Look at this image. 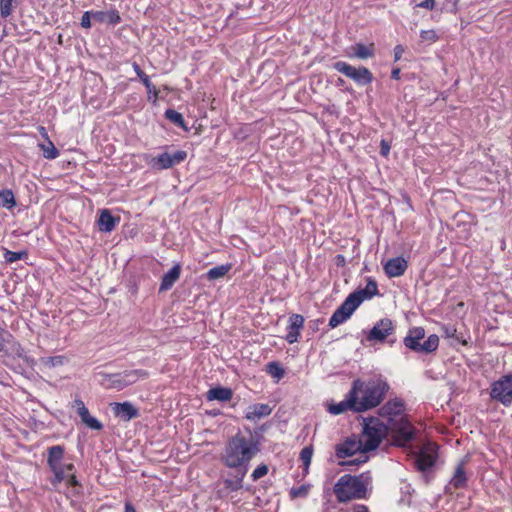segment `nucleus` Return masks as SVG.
Listing matches in <instances>:
<instances>
[{
  "label": "nucleus",
  "mask_w": 512,
  "mask_h": 512,
  "mask_svg": "<svg viewBox=\"0 0 512 512\" xmlns=\"http://www.w3.org/2000/svg\"><path fill=\"white\" fill-rule=\"evenodd\" d=\"M2 349H3V345H2V343L0 342V352L2 351Z\"/></svg>",
  "instance_id": "58"
},
{
  "label": "nucleus",
  "mask_w": 512,
  "mask_h": 512,
  "mask_svg": "<svg viewBox=\"0 0 512 512\" xmlns=\"http://www.w3.org/2000/svg\"><path fill=\"white\" fill-rule=\"evenodd\" d=\"M63 452L64 450H49L48 463L54 473L52 484L57 487L65 482L67 486L77 489L79 483L73 472L74 465L65 459Z\"/></svg>",
  "instance_id": "3"
},
{
  "label": "nucleus",
  "mask_w": 512,
  "mask_h": 512,
  "mask_svg": "<svg viewBox=\"0 0 512 512\" xmlns=\"http://www.w3.org/2000/svg\"><path fill=\"white\" fill-rule=\"evenodd\" d=\"M268 473V466L267 465H260L258 466L252 473V479L258 480L262 477H264Z\"/></svg>",
  "instance_id": "43"
},
{
  "label": "nucleus",
  "mask_w": 512,
  "mask_h": 512,
  "mask_svg": "<svg viewBox=\"0 0 512 512\" xmlns=\"http://www.w3.org/2000/svg\"><path fill=\"white\" fill-rule=\"evenodd\" d=\"M254 452L255 450H225V454L222 456L225 464L228 467L236 468L239 475L235 482L226 481L228 487L233 490L241 488L242 479L247 472L248 463L254 456Z\"/></svg>",
  "instance_id": "5"
},
{
  "label": "nucleus",
  "mask_w": 512,
  "mask_h": 512,
  "mask_svg": "<svg viewBox=\"0 0 512 512\" xmlns=\"http://www.w3.org/2000/svg\"><path fill=\"white\" fill-rule=\"evenodd\" d=\"M309 489H310V485H308V484L301 485L298 488L291 489L290 496L292 498L306 497L308 495Z\"/></svg>",
  "instance_id": "38"
},
{
  "label": "nucleus",
  "mask_w": 512,
  "mask_h": 512,
  "mask_svg": "<svg viewBox=\"0 0 512 512\" xmlns=\"http://www.w3.org/2000/svg\"><path fill=\"white\" fill-rule=\"evenodd\" d=\"M353 53L349 54V57H355L358 59H367L374 55L373 44L366 46L362 43H357L352 46Z\"/></svg>",
  "instance_id": "29"
},
{
  "label": "nucleus",
  "mask_w": 512,
  "mask_h": 512,
  "mask_svg": "<svg viewBox=\"0 0 512 512\" xmlns=\"http://www.w3.org/2000/svg\"><path fill=\"white\" fill-rule=\"evenodd\" d=\"M360 306L359 299L352 293L344 300V302L334 311L329 319V326L336 328L340 324L348 320L354 311Z\"/></svg>",
  "instance_id": "11"
},
{
  "label": "nucleus",
  "mask_w": 512,
  "mask_h": 512,
  "mask_svg": "<svg viewBox=\"0 0 512 512\" xmlns=\"http://www.w3.org/2000/svg\"><path fill=\"white\" fill-rule=\"evenodd\" d=\"M389 389L388 384L380 379L353 381L349 390L355 400L356 413L368 411L377 407L385 397Z\"/></svg>",
  "instance_id": "1"
},
{
  "label": "nucleus",
  "mask_w": 512,
  "mask_h": 512,
  "mask_svg": "<svg viewBox=\"0 0 512 512\" xmlns=\"http://www.w3.org/2000/svg\"><path fill=\"white\" fill-rule=\"evenodd\" d=\"M404 52V49L401 45H397L394 49L395 54V61H398L401 58L402 53Z\"/></svg>",
  "instance_id": "47"
},
{
  "label": "nucleus",
  "mask_w": 512,
  "mask_h": 512,
  "mask_svg": "<svg viewBox=\"0 0 512 512\" xmlns=\"http://www.w3.org/2000/svg\"><path fill=\"white\" fill-rule=\"evenodd\" d=\"M404 405L400 400H391L385 403L379 410V413L383 417H388V423L391 422L392 418L405 417L403 415Z\"/></svg>",
  "instance_id": "19"
},
{
  "label": "nucleus",
  "mask_w": 512,
  "mask_h": 512,
  "mask_svg": "<svg viewBox=\"0 0 512 512\" xmlns=\"http://www.w3.org/2000/svg\"><path fill=\"white\" fill-rule=\"evenodd\" d=\"M72 407L76 410V413L80 417L83 425H85L88 429L97 431L103 429V424L97 418L90 415L89 410L81 399H75L73 401Z\"/></svg>",
  "instance_id": "15"
},
{
  "label": "nucleus",
  "mask_w": 512,
  "mask_h": 512,
  "mask_svg": "<svg viewBox=\"0 0 512 512\" xmlns=\"http://www.w3.org/2000/svg\"><path fill=\"white\" fill-rule=\"evenodd\" d=\"M148 377V372L145 370L137 369L124 371L122 373L104 374L101 384L107 389L121 390L129 385L134 384L139 379Z\"/></svg>",
  "instance_id": "8"
},
{
  "label": "nucleus",
  "mask_w": 512,
  "mask_h": 512,
  "mask_svg": "<svg viewBox=\"0 0 512 512\" xmlns=\"http://www.w3.org/2000/svg\"><path fill=\"white\" fill-rule=\"evenodd\" d=\"M43 151V156L46 159H55L59 155V151L54 146L53 142L48 139L47 144H40Z\"/></svg>",
  "instance_id": "35"
},
{
  "label": "nucleus",
  "mask_w": 512,
  "mask_h": 512,
  "mask_svg": "<svg viewBox=\"0 0 512 512\" xmlns=\"http://www.w3.org/2000/svg\"><path fill=\"white\" fill-rule=\"evenodd\" d=\"M267 373L277 380H280L284 377L285 371L281 367V365L278 362L272 361L269 362L266 366Z\"/></svg>",
  "instance_id": "34"
},
{
  "label": "nucleus",
  "mask_w": 512,
  "mask_h": 512,
  "mask_svg": "<svg viewBox=\"0 0 512 512\" xmlns=\"http://www.w3.org/2000/svg\"><path fill=\"white\" fill-rule=\"evenodd\" d=\"M38 130H39V132L41 133V135H42L43 137H45V138H47V139H48L46 129H45L43 126H40V127L38 128Z\"/></svg>",
  "instance_id": "52"
},
{
  "label": "nucleus",
  "mask_w": 512,
  "mask_h": 512,
  "mask_svg": "<svg viewBox=\"0 0 512 512\" xmlns=\"http://www.w3.org/2000/svg\"><path fill=\"white\" fill-rule=\"evenodd\" d=\"M24 256H26V252H14V251H10V250H6V252L4 253V258L6 260V262L8 263H13V262H16L20 259H22Z\"/></svg>",
  "instance_id": "40"
},
{
  "label": "nucleus",
  "mask_w": 512,
  "mask_h": 512,
  "mask_svg": "<svg viewBox=\"0 0 512 512\" xmlns=\"http://www.w3.org/2000/svg\"><path fill=\"white\" fill-rule=\"evenodd\" d=\"M165 117H166V119H168L170 122H172L176 126L186 129L185 121H184L182 114L177 112L176 110L167 109L165 111Z\"/></svg>",
  "instance_id": "33"
},
{
  "label": "nucleus",
  "mask_w": 512,
  "mask_h": 512,
  "mask_svg": "<svg viewBox=\"0 0 512 512\" xmlns=\"http://www.w3.org/2000/svg\"><path fill=\"white\" fill-rule=\"evenodd\" d=\"M52 448L59 449V448H61V447H60V446H53Z\"/></svg>",
  "instance_id": "59"
},
{
  "label": "nucleus",
  "mask_w": 512,
  "mask_h": 512,
  "mask_svg": "<svg viewBox=\"0 0 512 512\" xmlns=\"http://www.w3.org/2000/svg\"><path fill=\"white\" fill-rule=\"evenodd\" d=\"M304 325V317L300 314H293L289 318V326H288V333L285 337L286 341L289 344H293L297 342L300 330L303 328Z\"/></svg>",
  "instance_id": "18"
},
{
  "label": "nucleus",
  "mask_w": 512,
  "mask_h": 512,
  "mask_svg": "<svg viewBox=\"0 0 512 512\" xmlns=\"http://www.w3.org/2000/svg\"><path fill=\"white\" fill-rule=\"evenodd\" d=\"M417 6L428 10H432L435 6V0H424L417 4Z\"/></svg>",
  "instance_id": "46"
},
{
  "label": "nucleus",
  "mask_w": 512,
  "mask_h": 512,
  "mask_svg": "<svg viewBox=\"0 0 512 512\" xmlns=\"http://www.w3.org/2000/svg\"><path fill=\"white\" fill-rule=\"evenodd\" d=\"M114 414L124 421H129L138 416V410L130 402L111 404Z\"/></svg>",
  "instance_id": "20"
},
{
  "label": "nucleus",
  "mask_w": 512,
  "mask_h": 512,
  "mask_svg": "<svg viewBox=\"0 0 512 512\" xmlns=\"http://www.w3.org/2000/svg\"><path fill=\"white\" fill-rule=\"evenodd\" d=\"M312 455H313V450H301L300 460L303 464V474L304 475L308 473Z\"/></svg>",
  "instance_id": "37"
},
{
  "label": "nucleus",
  "mask_w": 512,
  "mask_h": 512,
  "mask_svg": "<svg viewBox=\"0 0 512 512\" xmlns=\"http://www.w3.org/2000/svg\"><path fill=\"white\" fill-rule=\"evenodd\" d=\"M420 38L424 41V42H428V43H434L438 40V35L436 33L435 30L433 29H430V30H422L420 32Z\"/></svg>",
  "instance_id": "39"
},
{
  "label": "nucleus",
  "mask_w": 512,
  "mask_h": 512,
  "mask_svg": "<svg viewBox=\"0 0 512 512\" xmlns=\"http://www.w3.org/2000/svg\"><path fill=\"white\" fill-rule=\"evenodd\" d=\"M133 69L136 72L137 76L141 80V82L144 84V86L147 89L148 92V100L155 104L158 99L159 91L155 88V86L151 83L148 75H146L143 70L140 68V66L134 62L133 63Z\"/></svg>",
  "instance_id": "21"
},
{
  "label": "nucleus",
  "mask_w": 512,
  "mask_h": 512,
  "mask_svg": "<svg viewBox=\"0 0 512 512\" xmlns=\"http://www.w3.org/2000/svg\"><path fill=\"white\" fill-rule=\"evenodd\" d=\"M235 440H236V441H238V442H239V444H238V445H235V447H234V448H241V449H244V448H250L249 446H247V445H246V443H245V441H244V439H243V438H238V437H237Z\"/></svg>",
  "instance_id": "48"
},
{
  "label": "nucleus",
  "mask_w": 512,
  "mask_h": 512,
  "mask_svg": "<svg viewBox=\"0 0 512 512\" xmlns=\"http://www.w3.org/2000/svg\"><path fill=\"white\" fill-rule=\"evenodd\" d=\"M370 478L364 474L360 476L343 475L335 484L334 492L339 501L365 498Z\"/></svg>",
  "instance_id": "2"
},
{
  "label": "nucleus",
  "mask_w": 512,
  "mask_h": 512,
  "mask_svg": "<svg viewBox=\"0 0 512 512\" xmlns=\"http://www.w3.org/2000/svg\"><path fill=\"white\" fill-rule=\"evenodd\" d=\"M119 222V218L112 216L111 212L107 209L101 211L98 226L101 232L110 233L114 230L116 224Z\"/></svg>",
  "instance_id": "24"
},
{
  "label": "nucleus",
  "mask_w": 512,
  "mask_h": 512,
  "mask_svg": "<svg viewBox=\"0 0 512 512\" xmlns=\"http://www.w3.org/2000/svg\"><path fill=\"white\" fill-rule=\"evenodd\" d=\"M339 262H344V257L342 255H338Z\"/></svg>",
  "instance_id": "53"
},
{
  "label": "nucleus",
  "mask_w": 512,
  "mask_h": 512,
  "mask_svg": "<svg viewBox=\"0 0 512 512\" xmlns=\"http://www.w3.org/2000/svg\"><path fill=\"white\" fill-rule=\"evenodd\" d=\"M346 443L349 444V445H353L355 443V441H352V440L348 439Z\"/></svg>",
  "instance_id": "55"
},
{
  "label": "nucleus",
  "mask_w": 512,
  "mask_h": 512,
  "mask_svg": "<svg viewBox=\"0 0 512 512\" xmlns=\"http://www.w3.org/2000/svg\"><path fill=\"white\" fill-rule=\"evenodd\" d=\"M408 457L417 470L422 472L431 469L437 461L436 450H410Z\"/></svg>",
  "instance_id": "12"
},
{
  "label": "nucleus",
  "mask_w": 512,
  "mask_h": 512,
  "mask_svg": "<svg viewBox=\"0 0 512 512\" xmlns=\"http://www.w3.org/2000/svg\"><path fill=\"white\" fill-rule=\"evenodd\" d=\"M16 0H0V15L3 18L9 17L14 10Z\"/></svg>",
  "instance_id": "36"
},
{
  "label": "nucleus",
  "mask_w": 512,
  "mask_h": 512,
  "mask_svg": "<svg viewBox=\"0 0 512 512\" xmlns=\"http://www.w3.org/2000/svg\"><path fill=\"white\" fill-rule=\"evenodd\" d=\"M125 512H136V510L130 503H126L125 504Z\"/></svg>",
  "instance_id": "51"
},
{
  "label": "nucleus",
  "mask_w": 512,
  "mask_h": 512,
  "mask_svg": "<svg viewBox=\"0 0 512 512\" xmlns=\"http://www.w3.org/2000/svg\"><path fill=\"white\" fill-rule=\"evenodd\" d=\"M327 411L332 415H340L347 411L356 413V405L353 395L350 391L346 394L345 399L339 403H329L327 405Z\"/></svg>",
  "instance_id": "16"
},
{
  "label": "nucleus",
  "mask_w": 512,
  "mask_h": 512,
  "mask_svg": "<svg viewBox=\"0 0 512 512\" xmlns=\"http://www.w3.org/2000/svg\"><path fill=\"white\" fill-rule=\"evenodd\" d=\"M233 391L228 387H214L208 390L206 398L208 401L218 400L221 402H227L232 399Z\"/></svg>",
  "instance_id": "25"
},
{
  "label": "nucleus",
  "mask_w": 512,
  "mask_h": 512,
  "mask_svg": "<svg viewBox=\"0 0 512 512\" xmlns=\"http://www.w3.org/2000/svg\"><path fill=\"white\" fill-rule=\"evenodd\" d=\"M186 158H187V152L183 151V150H178V151L170 154L172 166L183 162Z\"/></svg>",
  "instance_id": "41"
},
{
  "label": "nucleus",
  "mask_w": 512,
  "mask_h": 512,
  "mask_svg": "<svg viewBox=\"0 0 512 512\" xmlns=\"http://www.w3.org/2000/svg\"><path fill=\"white\" fill-rule=\"evenodd\" d=\"M334 68L346 77L352 79L358 85H367L373 81V75L366 67L356 68L344 61H338L334 63Z\"/></svg>",
  "instance_id": "10"
},
{
  "label": "nucleus",
  "mask_w": 512,
  "mask_h": 512,
  "mask_svg": "<svg viewBox=\"0 0 512 512\" xmlns=\"http://www.w3.org/2000/svg\"><path fill=\"white\" fill-rule=\"evenodd\" d=\"M272 412L268 404H254L248 407L245 418L250 421H256L270 415Z\"/></svg>",
  "instance_id": "23"
},
{
  "label": "nucleus",
  "mask_w": 512,
  "mask_h": 512,
  "mask_svg": "<svg viewBox=\"0 0 512 512\" xmlns=\"http://www.w3.org/2000/svg\"><path fill=\"white\" fill-rule=\"evenodd\" d=\"M336 459L340 466H359L368 461L369 450H336Z\"/></svg>",
  "instance_id": "13"
},
{
  "label": "nucleus",
  "mask_w": 512,
  "mask_h": 512,
  "mask_svg": "<svg viewBox=\"0 0 512 512\" xmlns=\"http://www.w3.org/2000/svg\"><path fill=\"white\" fill-rule=\"evenodd\" d=\"M95 11H86L82 15L80 25L85 29H89L91 27V19H94Z\"/></svg>",
  "instance_id": "42"
},
{
  "label": "nucleus",
  "mask_w": 512,
  "mask_h": 512,
  "mask_svg": "<svg viewBox=\"0 0 512 512\" xmlns=\"http://www.w3.org/2000/svg\"><path fill=\"white\" fill-rule=\"evenodd\" d=\"M362 426V440L359 441L357 448H379L383 439L388 436V426L378 418H364Z\"/></svg>",
  "instance_id": "4"
},
{
  "label": "nucleus",
  "mask_w": 512,
  "mask_h": 512,
  "mask_svg": "<svg viewBox=\"0 0 512 512\" xmlns=\"http://www.w3.org/2000/svg\"><path fill=\"white\" fill-rule=\"evenodd\" d=\"M352 294L359 299V302L361 304L364 300L371 299L372 297L378 294L377 282L374 279L369 278L364 289H358L354 291Z\"/></svg>",
  "instance_id": "26"
},
{
  "label": "nucleus",
  "mask_w": 512,
  "mask_h": 512,
  "mask_svg": "<svg viewBox=\"0 0 512 512\" xmlns=\"http://www.w3.org/2000/svg\"><path fill=\"white\" fill-rule=\"evenodd\" d=\"M425 337V330L422 327H413L409 329L406 337L403 340L404 345L417 353L430 354L437 350L439 346V337L436 334H431L426 340L421 342Z\"/></svg>",
  "instance_id": "6"
},
{
  "label": "nucleus",
  "mask_w": 512,
  "mask_h": 512,
  "mask_svg": "<svg viewBox=\"0 0 512 512\" xmlns=\"http://www.w3.org/2000/svg\"><path fill=\"white\" fill-rule=\"evenodd\" d=\"M335 448L340 449V448H344V447H343V446H341V445H336V447H335Z\"/></svg>",
  "instance_id": "57"
},
{
  "label": "nucleus",
  "mask_w": 512,
  "mask_h": 512,
  "mask_svg": "<svg viewBox=\"0 0 512 512\" xmlns=\"http://www.w3.org/2000/svg\"><path fill=\"white\" fill-rule=\"evenodd\" d=\"M343 82H344L343 79H341V78L338 79V85L342 84Z\"/></svg>",
  "instance_id": "56"
},
{
  "label": "nucleus",
  "mask_w": 512,
  "mask_h": 512,
  "mask_svg": "<svg viewBox=\"0 0 512 512\" xmlns=\"http://www.w3.org/2000/svg\"><path fill=\"white\" fill-rule=\"evenodd\" d=\"M395 326L389 318L379 320L369 331L367 341L384 342L394 332Z\"/></svg>",
  "instance_id": "14"
},
{
  "label": "nucleus",
  "mask_w": 512,
  "mask_h": 512,
  "mask_svg": "<svg viewBox=\"0 0 512 512\" xmlns=\"http://www.w3.org/2000/svg\"><path fill=\"white\" fill-rule=\"evenodd\" d=\"M389 152H390V145L388 144L387 141L381 140V143H380V153H381V155L386 157V156H388Z\"/></svg>",
  "instance_id": "45"
},
{
  "label": "nucleus",
  "mask_w": 512,
  "mask_h": 512,
  "mask_svg": "<svg viewBox=\"0 0 512 512\" xmlns=\"http://www.w3.org/2000/svg\"><path fill=\"white\" fill-rule=\"evenodd\" d=\"M16 205L15 196L10 189L0 190V208L11 210Z\"/></svg>",
  "instance_id": "31"
},
{
  "label": "nucleus",
  "mask_w": 512,
  "mask_h": 512,
  "mask_svg": "<svg viewBox=\"0 0 512 512\" xmlns=\"http://www.w3.org/2000/svg\"><path fill=\"white\" fill-rule=\"evenodd\" d=\"M181 274L180 264H175L168 272H166L161 280L159 291H167L172 288L175 282L179 279Z\"/></svg>",
  "instance_id": "22"
},
{
  "label": "nucleus",
  "mask_w": 512,
  "mask_h": 512,
  "mask_svg": "<svg viewBox=\"0 0 512 512\" xmlns=\"http://www.w3.org/2000/svg\"><path fill=\"white\" fill-rule=\"evenodd\" d=\"M151 166L158 170H164L173 167L170 159V153L164 152L159 154L157 157H154L151 161Z\"/></svg>",
  "instance_id": "30"
},
{
  "label": "nucleus",
  "mask_w": 512,
  "mask_h": 512,
  "mask_svg": "<svg viewBox=\"0 0 512 512\" xmlns=\"http://www.w3.org/2000/svg\"><path fill=\"white\" fill-rule=\"evenodd\" d=\"M339 262H344V257L342 255H338Z\"/></svg>",
  "instance_id": "54"
},
{
  "label": "nucleus",
  "mask_w": 512,
  "mask_h": 512,
  "mask_svg": "<svg viewBox=\"0 0 512 512\" xmlns=\"http://www.w3.org/2000/svg\"><path fill=\"white\" fill-rule=\"evenodd\" d=\"M391 77L393 79H399L400 78V69L399 68L393 69L391 72Z\"/></svg>",
  "instance_id": "49"
},
{
  "label": "nucleus",
  "mask_w": 512,
  "mask_h": 512,
  "mask_svg": "<svg viewBox=\"0 0 512 512\" xmlns=\"http://www.w3.org/2000/svg\"><path fill=\"white\" fill-rule=\"evenodd\" d=\"M408 268V262L403 257L389 259L384 265V271L390 278L402 276Z\"/></svg>",
  "instance_id": "17"
},
{
  "label": "nucleus",
  "mask_w": 512,
  "mask_h": 512,
  "mask_svg": "<svg viewBox=\"0 0 512 512\" xmlns=\"http://www.w3.org/2000/svg\"><path fill=\"white\" fill-rule=\"evenodd\" d=\"M388 434L390 433L393 442L400 448L416 438L417 431L406 417L392 418L387 424Z\"/></svg>",
  "instance_id": "7"
},
{
  "label": "nucleus",
  "mask_w": 512,
  "mask_h": 512,
  "mask_svg": "<svg viewBox=\"0 0 512 512\" xmlns=\"http://www.w3.org/2000/svg\"><path fill=\"white\" fill-rule=\"evenodd\" d=\"M492 399L508 407L512 404V374L502 376L491 385Z\"/></svg>",
  "instance_id": "9"
},
{
  "label": "nucleus",
  "mask_w": 512,
  "mask_h": 512,
  "mask_svg": "<svg viewBox=\"0 0 512 512\" xmlns=\"http://www.w3.org/2000/svg\"><path fill=\"white\" fill-rule=\"evenodd\" d=\"M465 461H461L452 476L449 485L454 488H463L467 483L466 474L464 472Z\"/></svg>",
  "instance_id": "28"
},
{
  "label": "nucleus",
  "mask_w": 512,
  "mask_h": 512,
  "mask_svg": "<svg viewBox=\"0 0 512 512\" xmlns=\"http://www.w3.org/2000/svg\"><path fill=\"white\" fill-rule=\"evenodd\" d=\"M441 329L447 338H454L457 332L453 326H443Z\"/></svg>",
  "instance_id": "44"
},
{
  "label": "nucleus",
  "mask_w": 512,
  "mask_h": 512,
  "mask_svg": "<svg viewBox=\"0 0 512 512\" xmlns=\"http://www.w3.org/2000/svg\"><path fill=\"white\" fill-rule=\"evenodd\" d=\"M94 20L99 23L116 25L121 22L119 12L115 9L109 11H95Z\"/></svg>",
  "instance_id": "27"
},
{
  "label": "nucleus",
  "mask_w": 512,
  "mask_h": 512,
  "mask_svg": "<svg viewBox=\"0 0 512 512\" xmlns=\"http://www.w3.org/2000/svg\"><path fill=\"white\" fill-rule=\"evenodd\" d=\"M231 269L230 264L218 265L208 270L206 277L208 280H217L223 278Z\"/></svg>",
  "instance_id": "32"
},
{
  "label": "nucleus",
  "mask_w": 512,
  "mask_h": 512,
  "mask_svg": "<svg viewBox=\"0 0 512 512\" xmlns=\"http://www.w3.org/2000/svg\"><path fill=\"white\" fill-rule=\"evenodd\" d=\"M354 512H369L368 508L364 505H359L355 508Z\"/></svg>",
  "instance_id": "50"
}]
</instances>
